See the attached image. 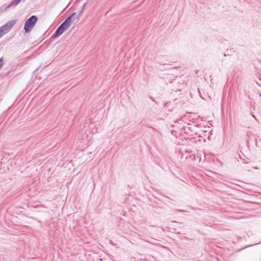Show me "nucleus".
Instances as JSON below:
<instances>
[{
  "label": "nucleus",
  "mask_w": 261,
  "mask_h": 261,
  "mask_svg": "<svg viewBox=\"0 0 261 261\" xmlns=\"http://www.w3.org/2000/svg\"><path fill=\"white\" fill-rule=\"evenodd\" d=\"M252 117H253V118H254L255 119H256V118H255V116H254L253 115H252Z\"/></svg>",
  "instance_id": "ddd939ff"
},
{
  "label": "nucleus",
  "mask_w": 261,
  "mask_h": 261,
  "mask_svg": "<svg viewBox=\"0 0 261 261\" xmlns=\"http://www.w3.org/2000/svg\"><path fill=\"white\" fill-rule=\"evenodd\" d=\"M190 158H191L192 160H196L195 155L194 154H192V155H190Z\"/></svg>",
  "instance_id": "1a4fd4ad"
},
{
  "label": "nucleus",
  "mask_w": 261,
  "mask_h": 261,
  "mask_svg": "<svg viewBox=\"0 0 261 261\" xmlns=\"http://www.w3.org/2000/svg\"><path fill=\"white\" fill-rule=\"evenodd\" d=\"M16 22V20L14 19L8 21L0 28V32L3 34V35L6 34L15 24Z\"/></svg>",
  "instance_id": "7ed1b4c3"
},
{
  "label": "nucleus",
  "mask_w": 261,
  "mask_h": 261,
  "mask_svg": "<svg viewBox=\"0 0 261 261\" xmlns=\"http://www.w3.org/2000/svg\"><path fill=\"white\" fill-rule=\"evenodd\" d=\"M3 36V34L0 32V38Z\"/></svg>",
  "instance_id": "9b49d317"
},
{
  "label": "nucleus",
  "mask_w": 261,
  "mask_h": 261,
  "mask_svg": "<svg viewBox=\"0 0 261 261\" xmlns=\"http://www.w3.org/2000/svg\"><path fill=\"white\" fill-rule=\"evenodd\" d=\"M37 20L38 17L35 15H32L25 21L23 27L25 33H29L31 31Z\"/></svg>",
  "instance_id": "f03ea898"
},
{
  "label": "nucleus",
  "mask_w": 261,
  "mask_h": 261,
  "mask_svg": "<svg viewBox=\"0 0 261 261\" xmlns=\"http://www.w3.org/2000/svg\"><path fill=\"white\" fill-rule=\"evenodd\" d=\"M99 261H103V259L101 258L99 259Z\"/></svg>",
  "instance_id": "f8f14e48"
},
{
  "label": "nucleus",
  "mask_w": 261,
  "mask_h": 261,
  "mask_svg": "<svg viewBox=\"0 0 261 261\" xmlns=\"http://www.w3.org/2000/svg\"><path fill=\"white\" fill-rule=\"evenodd\" d=\"M23 1H24L25 0H23Z\"/></svg>",
  "instance_id": "4468645a"
},
{
  "label": "nucleus",
  "mask_w": 261,
  "mask_h": 261,
  "mask_svg": "<svg viewBox=\"0 0 261 261\" xmlns=\"http://www.w3.org/2000/svg\"><path fill=\"white\" fill-rule=\"evenodd\" d=\"M21 0H13L12 1L8 6L7 8H11L12 7H15L20 3Z\"/></svg>",
  "instance_id": "20e7f679"
},
{
  "label": "nucleus",
  "mask_w": 261,
  "mask_h": 261,
  "mask_svg": "<svg viewBox=\"0 0 261 261\" xmlns=\"http://www.w3.org/2000/svg\"><path fill=\"white\" fill-rule=\"evenodd\" d=\"M83 11H82V10H81L80 11V12H79L78 14H77V19H79V17L82 15V13H83Z\"/></svg>",
  "instance_id": "6e6552de"
},
{
  "label": "nucleus",
  "mask_w": 261,
  "mask_h": 261,
  "mask_svg": "<svg viewBox=\"0 0 261 261\" xmlns=\"http://www.w3.org/2000/svg\"><path fill=\"white\" fill-rule=\"evenodd\" d=\"M76 13H75V12H73V13H72L70 15H69V16H68L66 18H67V19H69V21H70L71 22H73V20H74V19H75V18H73V19H72V18H73V17H74V16H76Z\"/></svg>",
  "instance_id": "39448f33"
},
{
  "label": "nucleus",
  "mask_w": 261,
  "mask_h": 261,
  "mask_svg": "<svg viewBox=\"0 0 261 261\" xmlns=\"http://www.w3.org/2000/svg\"><path fill=\"white\" fill-rule=\"evenodd\" d=\"M240 159L241 160V161L244 164H247V163H248V159L247 160H245V159H242L241 157H240Z\"/></svg>",
  "instance_id": "0eeeda50"
},
{
  "label": "nucleus",
  "mask_w": 261,
  "mask_h": 261,
  "mask_svg": "<svg viewBox=\"0 0 261 261\" xmlns=\"http://www.w3.org/2000/svg\"><path fill=\"white\" fill-rule=\"evenodd\" d=\"M72 22L69 21V19L67 18L60 25L57 29L55 33L52 35L51 38H56L61 36L66 30H67Z\"/></svg>",
  "instance_id": "f257e3e1"
},
{
  "label": "nucleus",
  "mask_w": 261,
  "mask_h": 261,
  "mask_svg": "<svg viewBox=\"0 0 261 261\" xmlns=\"http://www.w3.org/2000/svg\"><path fill=\"white\" fill-rule=\"evenodd\" d=\"M9 8H7V6H5V5H3L2 7H0V14L3 13Z\"/></svg>",
  "instance_id": "423d86ee"
},
{
  "label": "nucleus",
  "mask_w": 261,
  "mask_h": 261,
  "mask_svg": "<svg viewBox=\"0 0 261 261\" xmlns=\"http://www.w3.org/2000/svg\"><path fill=\"white\" fill-rule=\"evenodd\" d=\"M86 6V3H84V4H83V5L82 6V8H81V10H82V11H83V10H84V9H85V6Z\"/></svg>",
  "instance_id": "9d476101"
}]
</instances>
